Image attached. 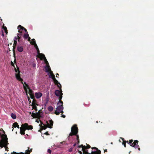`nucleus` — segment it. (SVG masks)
I'll return each instance as SVG.
<instances>
[{
    "label": "nucleus",
    "instance_id": "obj_1",
    "mask_svg": "<svg viewBox=\"0 0 154 154\" xmlns=\"http://www.w3.org/2000/svg\"><path fill=\"white\" fill-rule=\"evenodd\" d=\"M20 133L22 135L25 134V131L26 130H32L33 129V127L31 125H29L27 123L22 124L21 127H20Z\"/></svg>",
    "mask_w": 154,
    "mask_h": 154
},
{
    "label": "nucleus",
    "instance_id": "obj_2",
    "mask_svg": "<svg viewBox=\"0 0 154 154\" xmlns=\"http://www.w3.org/2000/svg\"><path fill=\"white\" fill-rule=\"evenodd\" d=\"M133 140H130L129 141H126V143L129 144L131 146L134 147L135 149H138L139 151L140 150V148L139 145L138 144V141L137 140H135L133 142Z\"/></svg>",
    "mask_w": 154,
    "mask_h": 154
},
{
    "label": "nucleus",
    "instance_id": "obj_3",
    "mask_svg": "<svg viewBox=\"0 0 154 154\" xmlns=\"http://www.w3.org/2000/svg\"><path fill=\"white\" fill-rule=\"evenodd\" d=\"M2 137L3 138V140H0V147H6L8 144V140L7 135L6 134H2Z\"/></svg>",
    "mask_w": 154,
    "mask_h": 154
},
{
    "label": "nucleus",
    "instance_id": "obj_4",
    "mask_svg": "<svg viewBox=\"0 0 154 154\" xmlns=\"http://www.w3.org/2000/svg\"><path fill=\"white\" fill-rule=\"evenodd\" d=\"M91 149H95L94 151L92 150L91 151V152L89 153L88 152H83V153L81 151H79V154H100L101 151L98 150V149L96 147H92Z\"/></svg>",
    "mask_w": 154,
    "mask_h": 154
},
{
    "label": "nucleus",
    "instance_id": "obj_5",
    "mask_svg": "<svg viewBox=\"0 0 154 154\" xmlns=\"http://www.w3.org/2000/svg\"><path fill=\"white\" fill-rule=\"evenodd\" d=\"M78 132V129L76 125H74L71 128V132L69 134L68 137L69 138L70 136L73 135H78L77 134Z\"/></svg>",
    "mask_w": 154,
    "mask_h": 154
},
{
    "label": "nucleus",
    "instance_id": "obj_6",
    "mask_svg": "<svg viewBox=\"0 0 154 154\" xmlns=\"http://www.w3.org/2000/svg\"><path fill=\"white\" fill-rule=\"evenodd\" d=\"M55 95L57 97H59V101L57 103V104H59L60 103H63V101L61 100L62 98L63 93L62 90H57L54 92Z\"/></svg>",
    "mask_w": 154,
    "mask_h": 154
},
{
    "label": "nucleus",
    "instance_id": "obj_7",
    "mask_svg": "<svg viewBox=\"0 0 154 154\" xmlns=\"http://www.w3.org/2000/svg\"><path fill=\"white\" fill-rule=\"evenodd\" d=\"M63 103H60L59 105L56 108V110L55 112V113L57 115H59L60 113L62 114L63 113Z\"/></svg>",
    "mask_w": 154,
    "mask_h": 154
},
{
    "label": "nucleus",
    "instance_id": "obj_8",
    "mask_svg": "<svg viewBox=\"0 0 154 154\" xmlns=\"http://www.w3.org/2000/svg\"><path fill=\"white\" fill-rule=\"evenodd\" d=\"M87 146H84L82 144L81 145L79 146L78 147L79 148H82V150L83 152H88V149L91 148V146L89 144H86Z\"/></svg>",
    "mask_w": 154,
    "mask_h": 154
},
{
    "label": "nucleus",
    "instance_id": "obj_9",
    "mask_svg": "<svg viewBox=\"0 0 154 154\" xmlns=\"http://www.w3.org/2000/svg\"><path fill=\"white\" fill-rule=\"evenodd\" d=\"M17 69H16V68L15 69V71L17 72H18V73L16 74H15V76L16 79L17 80H18L19 81H21L22 83L23 84V83L22 82L23 81V79H22V78L20 77V71L19 70V68L17 67Z\"/></svg>",
    "mask_w": 154,
    "mask_h": 154
},
{
    "label": "nucleus",
    "instance_id": "obj_10",
    "mask_svg": "<svg viewBox=\"0 0 154 154\" xmlns=\"http://www.w3.org/2000/svg\"><path fill=\"white\" fill-rule=\"evenodd\" d=\"M42 113V112L41 111L39 110L38 112L36 113H34L33 112H32L31 114V116L34 118H38L39 119L42 117V116H41V114Z\"/></svg>",
    "mask_w": 154,
    "mask_h": 154
},
{
    "label": "nucleus",
    "instance_id": "obj_11",
    "mask_svg": "<svg viewBox=\"0 0 154 154\" xmlns=\"http://www.w3.org/2000/svg\"><path fill=\"white\" fill-rule=\"evenodd\" d=\"M49 123L48 122H46L47 126H48V127L50 128H52V126L53 124V121L52 120H50L49 121Z\"/></svg>",
    "mask_w": 154,
    "mask_h": 154
},
{
    "label": "nucleus",
    "instance_id": "obj_12",
    "mask_svg": "<svg viewBox=\"0 0 154 154\" xmlns=\"http://www.w3.org/2000/svg\"><path fill=\"white\" fill-rule=\"evenodd\" d=\"M40 122H41V124L42 125L40 126L39 125V126H40V127L41 128V129L40 130H39V131H40V130L42 131L43 129L45 130V129H46L48 128L47 125H44L41 121H40Z\"/></svg>",
    "mask_w": 154,
    "mask_h": 154
},
{
    "label": "nucleus",
    "instance_id": "obj_13",
    "mask_svg": "<svg viewBox=\"0 0 154 154\" xmlns=\"http://www.w3.org/2000/svg\"><path fill=\"white\" fill-rule=\"evenodd\" d=\"M35 96L38 99L40 98L42 95V94L41 92L36 93L35 94Z\"/></svg>",
    "mask_w": 154,
    "mask_h": 154
},
{
    "label": "nucleus",
    "instance_id": "obj_14",
    "mask_svg": "<svg viewBox=\"0 0 154 154\" xmlns=\"http://www.w3.org/2000/svg\"><path fill=\"white\" fill-rule=\"evenodd\" d=\"M17 50L20 52H22L23 51V48L22 46H18L17 47Z\"/></svg>",
    "mask_w": 154,
    "mask_h": 154
},
{
    "label": "nucleus",
    "instance_id": "obj_15",
    "mask_svg": "<svg viewBox=\"0 0 154 154\" xmlns=\"http://www.w3.org/2000/svg\"><path fill=\"white\" fill-rule=\"evenodd\" d=\"M37 50V53L38 54V55H37V56L38 57H40V56L41 55L42 56H43L45 57V55L44 54H43L40 53V51H39V49H38V50Z\"/></svg>",
    "mask_w": 154,
    "mask_h": 154
},
{
    "label": "nucleus",
    "instance_id": "obj_16",
    "mask_svg": "<svg viewBox=\"0 0 154 154\" xmlns=\"http://www.w3.org/2000/svg\"><path fill=\"white\" fill-rule=\"evenodd\" d=\"M45 69L46 70V72H51V70L49 64L47 66L45 67Z\"/></svg>",
    "mask_w": 154,
    "mask_h": 154
},
{
    "label": "nucleus",
    "instance_id": "obj_17",
    "mask_svg": "<svg viewBox=\"0 0 154 154\" xmlns=\"http://www.w3.org/2000/svg\"><path fill=\"white\" fill-rule=\"evenodd\" d=\"M17 44V41L14 40V43L13 45V51L14 52V49L16 48V46Z\"/></svg>",
    "mask_w": 154,
    "mask_h": 154
},
{
    "label": "nucleus",
    "instance_id": "obj_18",
    "mask_svg": "<svg viewBox=\"0 0 154 154\" xmlns=\"http://www.w3.org/2000/svg\"><path fill=\"white\" fill-rule=\"evenodd\" d=\"M28 149L26 151L25 153L21 152V154H29L30 153V151H29V147Z\"/></svg>",
    "mask_w": 154,
    "mask_h": 154
},
{
    "label": "nucleus",
    "instance_id": "obj_19",
    "mask_svg": "<svg viewBox=\"0 0 154 154\" xmlns=\"http://www.w3.org/2000/svg\"><path fill=\"white\" fill-rule=\"evenodd\" d=\"M24 84L26 85V86H25L23 85V88L25 91L26 90V86L27 88L28 89L29 88V87L28 85L27 84L26 82H24Z\"/></svg>",
    "mask_w": 154,
    "mask_h": 154
},
{
    "label": "nucleus",
    "instance_id": "obj_20",
    "mask_svg": "<svg viewBox=\"0 0 154 154\" xmlns=\"http://www.w3.org/2000/svg\"><path fill=\"white\" fill-rule=\"evenodd\" d=\"M120 138L122 139V140H123V142L122 144L124 145V147H126V141L124 140V139L122 137H120Z\"/></svg>",
    "mask_w": 154,
    "mask_h": 154
},
{
    "label": "nucleus",
    "instance_id": "obj_21",
    "mask_svg": "<svg viewBox=\"0 0 154 154\" xmlns=\"http://www.w3.org/2000/svg\"><path fill=\"white\" fill-rule=\"evenodd\" d=\"M29 36V35L28 33H25L23 35V37L24 38L26 39H27Z\"/></svg>",
    "mask_w": 154,
    "mask_h": 154
},
{
    "label": "nucleus",
    "instance_id": "obj_22",
    "mask_svg": "<svg viewBox=\"0 0 154 154\" xmlns=\"http://www.w3.org/2000/svg\"><path fill=\"white\" fill-rule=\"evenodd\" d=\"M22 28H24L21 25H19L18 27H17V29H19V30H21V31H23L24 29H22Z\"/></svg>",
    "mask_w": 154,
    "mask_h": 154
},
{
    "label": "nucleus",
    "instance_id": "obj_23",
    "mask_svg": "<svg viewBox=\"0 0 154 154\" xmlns=\"http://www.w3.org/2000/svg\"><path fill=\"white\" fill-rule=\"evenodd\" d=\"M3 30L4 31L5 33L6 34V35L8 34V30L7 28V27L5 26H3Z\"/></svg>",
    "mask_w": 154,
    "mask_h": 154
},
{
    "label": "nucleus",
    "instance_id": "obj_24",
    "mask_svg": "<svg viewBox=\"0 0 154 154\" xmlns=\"http://www.w3.org/2000/svg\"><path fill=\"white\" fill-rule=\"evenodd\" d=\"M17 122H14V123H13V126L12 127V128H13V129L12 130V131H13V130L14 129V128L13 127H14L15 128H16V127H17Z\"/></svg>",
    "mask_w": 154,
    "mask_h": 154
},
{
    "label": "nucleus",
    "instance_id": "obj_25",
    "mask_svg": "<svg viewBox=\"0 0 154 154\" xmlns=\"http://www.w3.org/2000/svg\"><path fill=\"white\" fill-rule=\"evenodd\" d=\"M54 79L53 80L54 82V83L55 84V85L56 84H58V83H60L58 82V81L55 79V78H54Z\"/></svg>",
    "mask_w": 154,
    "mask_h": 154
},
{
    "label": "nucleus",
    "instance_id": "obj_26",
    "mask_svg": "<svg viewBox=\"0 0 154 154\" xmlns=\"http://www.w3.org/2000/svg\"><path fill=\"white\" fill-rule=\"evenodd\" d=\"M11 117L13 119H16L17 117L16 115L13 113L11 114Z\"/></svg>",
    "mask_w": 154,
    "mask_h": 154
},
{
    "label": "nucleus",
    "instance_id": "obj_27",
    "mask_svg": "<svg viewBox=\"0 0 154 154\" xmlns=\"http://www.w3.org/2000/svg\"><path fill=\"white\" fill-rule=\"evenodd\" d=\"M38 105L36 103V100L34 99H33L32 105Z\"/></svg>",
    "mask_w": 154,
    "mask_h": 154
},
{
    "label": "nucleus",
    "instance_id": "obj_28",
    "mask_svg": "<svg viewBox=\"0 0 154 154\" xmlns=\"http://www.w3.org/2000/svg\"><path fill=\"white\" fill-rule=\"evenodd\" d=\"M32 41H31L30 42V43L32 45H33L34 44H35V43H36L35 42V39L33 38L32 39Z\"/></svg>",
    "mask_w": 154,
    "mask_h": 154
},
{
    "label": "nucleus",
    "instance_id": "obj_29",
    "mask_svg": "<svg viewBox=\"0 0 154 154\" xmlns=\"http://www.w3.org/2000/svg\"><path fill=\"white\" fill-rule=\"evenodd\" d=\"M48 109L49 111L51 112L53 111V108L52 106H50L48 107Z\"/></svg>",
    "mask_w": 154,
    "mask_h": 154
},
{
    "label": "nucleus",
    "instance_id": "obj_30",
    "mask_svg": "<svg viewBox=\"0 0 154 154\" xmlns=\"http://www.w3.org/2000/svg\"><path fill=\"white\" fill-rule=\"evenodd\" d=\"M17 36H15L14 38V40H15V41H17V40H18V39L19 38V34H17Z\"/></svg>",
    "mask_w": 154,
    "mask_h": 154
},
{
    "label": "nucleus",
    "instance_id": "obj_31",
    "mask_svg": "<svg viewBox=\"0 0 154 154\" xmlns=\"http://www.w3.org/2000/svg\"><path fill=\"white\" fill-rule=\"evenodd\" d=\"M18 42L20 44L23 43V39L21 38H20V37H19L18 39Z\"/></svg>",
    "mask_w": 154,
    "mask_h": 154
},
{
    "label": "nucleus",
    "instance_id": "obj_32",
    "mask_svg": "<svg viewBox=\"0 0 154 154\" xmlns=\"http://www.w3.org/2000/svg\"><path fill=\"white\" fill-rule=\"evenodd\" d=\"M56 85H57V87L59 88V89L60 90H62L61 85L60 83H58V84H56Z\"/></svg>",
    "mask_w": 154,
    "mask_h": 154
},
{
    "label": "nucleus",
    "instance_id": "obj_33",
    "mask_svg": "<svg viewBox=\"0 0 154 154\" xmlns=\"http://www.w3.org/2000/svg\"><path fill=\"white\" fill-rule=\"evenodd\" d=\"M44 58H45V59H44V61H45V63L47 65L48 64V65L49 64H48V62L47 61L45 57H45H43Z\"/></svg>",
    "mask_w": 154,
    "mask_h": 154
},
{
    "label": "nucleus",
    "instance_id": "obj_34",
    "mask_svg": "<svg viewBox=\"0 0 154 154\" xmlns=\"http://www.w3.org/2000/svg\"><path fill=\"white\" fill-rule=\"evenodd\" d=\"M36 105H32V106L33 109H34L36 111H37V107L36 106Z\"/></svg>",
    "mask_w": 154,
    "mask_h": 154
},
{
    "label": "nucleus",
    "instance_id": "obj_35",
    "mask_svg": "<svg viewBox=\"0 0 154 154\" xmlns=\"http://www.w3.org/2000/svg\"><path fill=\"white\" fill-rule=\"evenodd\" d=\"M79 135H76V139L77 140V144H79Z\"/></svg>",
    "mask_w": 154,
    "mask_h": 154
},
{
    "label": "nucleus",
    "instance_id": "obj_36",
    "mask_svg": "<svg viewBox=\"0 0 154 154\" xmlns=\"http://www.w3.org/2000/svg\"><path fill=\"white\" fill-rule=\"evenodd\" d=\"M33 45H34L35 48L36 50L39 49L36 43H35V44H34Z\"/></svg>",
    "mask_w": 154,
    "mask_h": 154
},
{
    "label": "nucleus",
    "instance_id": "obj_37",
    "mask_svg": "<svg viewBox=\"0 0 154 154\" xmlns=\"http://www.w3.org/2000/svg\"><path fill=\"white\" fill-rule=\"evenodd\" d=\"M51 76V77H50V78H51L53 79V80H54V78H55V75L52 73Z\"/></svg>",
    "mask_w": 154,
    "mask_h": 154
},
{
    "label": "nucleus",
    "instance_id": "obj_38",
    "mask_svg": "<svg viewBox=\"0 0 154 154\" xmlns=\"http://www.w3.org/2000/svg\"><path fill=\"white\" fill-rule=\"evenodd\" d=\"M40 56V57H38L40 58L41 60H42L43 59H45V58L42 56L41 55Z\"/></svg>",
    "mask_w": 154,
    "mask_h": 154
},
{
    "label": "nucleus",
    "instance_id": "obj_39",
    "mask_svg": "<svg viewBox=\"0 0 154 154\" xmlns=\"http://www.w3.org/2000/svg\"><path fill=\"white\" fill-rule=\"evenodd\" d=\"M11 154H21V152L20 153H17L16 152H13Z\"/></svg>",
    "mask_w": 154,
    "mask_h": 154
},
{
    "label": "nucleus",
    "instance_id": "obj_40",
    "mask_svg": "<svg viewBox=\"0 0 154 154\" xmlns=\"http://www.w3.org/2000/svg\"><path fill=\"white\" fill-rule=\"evenodd\" d=\"M22 29H23V30L25 31L26 33H28V32L27 30L25 28H22Z\"/></svg>",
    "mask_w": 154,
    "mask_h": 154
},
{
    "label": "nucleus",
    "instance_id": "obj_41",
    "mask_svg": "<svg viewBox=\"0 0 154 154\" xmlns=\"http://www.w3.org/2000/svg\"><path fill=\"white\" fill-rule=\"evenodd\" d=\"M73 149V148H71L69 149L68 151L69 152H71L72 151Z\"/></svg>",
    "mask_w": 154,
    "mask_h": 154
},
{
    "label": "nucleus",
    "instance_id": "obj_42",
    "mask_svg": "<svg viewBox=\"0 0 154 154\" xmlns=\"http://www.w3.org/2000/svg\"><path fill=\"white\" fill-rule=\"evenodd\" d=\"M47 151H48V152L50 154H51V150L50 149H48Z\"/></svg>",
    "mask_w": 154,
    "mask_h": 154
},
{
    "label": "nucleus",
    "instance_id": "obj_43",
    "mask_svg": "<svg viewBox=\"0 0 154 154\" xmlns=\"http://www.w3.org/2000/svg\"><path fill=\"white\" fill-rule=\"evenodd\" d=\"M44 134H45L47 135H50L48 133V131L46 132Z\"/></svg>",
    "mask_w": 154,
    "mask_h": 154
},
{
    "label": "nucleus",
    "instance_id": "obj_44",
    "mask_svg": "<svg viewBox=\"0 0 154 154\" xmlns=\"http://www.w3.org/2000/svg\"><path fill=\"white\" fill-rule=\"evenodd\" d=\"M17 34H19V36L21 38V36L23 35V34L22 33H17Z\"/></svg>",
    "mask_w": 154,
    "mask_h": 154
},
{
    "label": "nucleus",
    "instance_id": "obj_45",
    "mask_svg": "<svg viewBox=\"0 0 154 154\" xmlns=\"http://www.w3.org/2000/svg\"><path fill=\"white\" fill-rule=\"evenodd\" d=\"M62 114H62V115L61 116V117L63 118H65L66 117V116L64 115H63Z\"/></svg>",
    "mask_w": 154,
    "mask_h": 154
},
{
    "label": "nucleus",
    "instance_id": "obj_46",
    "mask_svg": "<svg viewBox=\"0 0 154 154\" xmlns=\"http://www.w3.org/2000/svg\"><path fill=\"white\" fill-rule=\"evenodd\" d=\"M30 97L32 99H34V96H32V95H30Z\"/></svg>",
    "mask_w": 154,
    "mask_h": 154
},
{
    "label": "nucleus",
    "instance_id": "obj_47",
    "mask_svg": "<svg viewBox=\"0 0 154 154\" xmlns=\"http://www.w3.org/2000/svg\"><path fill=\"white\" fill-rule=\"evenodd\" d=\"M11 65L12 66H14V63L12 62V61H11Z\"/></svg>",
    "mask_w": 154,
    "mask_h": 154
},
{
    "label": "nucleus",
    "instance_id": "obj_48",
    "mask_svg": "<svg viewBox=\"0 0 154 154\" xmlns=\"http://www.w3.org/2000/svg\"><path fill=\"white\" fill-rule=\"evenodd\" d=\"M28 38V41L30 42V39H31L30 37L29 36Z\"/></svg>",
    "mask_w": 154,
    "mask_h": 154
},
{
    "label": "nucleus",
    "instance_id": "obj_49",
    "mask_svg": "<svg viewBox=\"0 0 154 154\" xmlns=\"http://www.w3.org/2000/svg\"><path fill=\"white\" fill-rule=\"evenodd\" d=\"M18 32H19V33H22V31L20 30H18Z\"/></svg>",
    "mask_w": 154,
    "mask_h": 154
},
{
    "label": "nucleus",
    "instance_id": "obj_50",
    "mask_svg": "<svg viewBox=\"0 0 154 154\" xmlns=\"http://www.w3.org/2000/svg\"><path fill=\"white\" fill-rule=\"evenodd\" d=\"M59 76V74L58 73H57L56 74V77H58Z\"/></svg>",
    "mask_w": 154,
    "mask_h": 154
},
{
    "label": "nucleus",
    "instance_id": "obj_51",
    "mask_svg": "<svg viewBox=\"0 0 154 154\" xmlns=\"http://www.w3.org/2000/svg\"><path fill=\"white\" fill-rule=\"evenodd\" d=\"M107 149H105L104 150V152L105 153V152H107Z\"/></svg>",
    "mask_w": 154,
    "mask_h": 154
},
{
    "label": "nucleus",
    "instance_id": "obj_52",
    "mask_svg": "<svg viewBox=\"0 0 154 154\" xmlns=\"http://www.w3.org/2000/svg\"><path fill=\"white\" fill-rule=\"evenodd\" d=\"M32 149H31L30 150H29V151H30V153L32 152Z\"/></svg>",
    "mask_w": 154,
    "mask_h": 154
},
{
    "label": "nucleus",
    "instance_id": "obj_53",
    "mask_svg": "<svg viewBox=\"0 0 154 154\" xmlns=\"http://www.w3.org/2000/svg\"><path fill=\"white\" fill-rule=\"evenodd\" d=\"M32 91L31 90H29V92L30 93H31Z\"/></svg>",
    "mask_w": 154,
    "mask_h": 154
},
{
    "label": "nucleus",
    "instance_id": "obj_54",
    "mask_svg": "<svg viewBox=\"0 0 154 154\" xmlns=\"http://www.w3.org/2000/svg\"><path fill=\"white\" fill-rule=\"evenodd\" d=\"M17 127H17V128H19V125L18 124H17Z\"/></svg>",
    "mask_w": 154,
    "mask_h": 154
},
{
    "label": "nucleus",
    "instance_id": "obj_55",
    "mask_svg": "<svg viewBox=\"0 0 154 154\" xmlns=\"http://www.w3.org/2000/svg\"><path fill=\"white\" fill-rule=\"evenodd\" d=\"M2 132L4 134L5 133V131L2 129Z\"/></svg>",
    "mask_w": 154,
    "mask_h": 154
},
{
    "label": "nucleus",
    "instance_id": "obj_56",
    "mask_svg": "<svg viewBox=\"0 0 154 154\" xmlns=\"http://www.w3.org/2000/svg\"><path fill=\"white\" fill-rule=\"evenodd\" d=\"M76 143H75V144L73 145V146H76Z\"/></svg>",
    "mask_w": 154,
    "mask_h": 154
},
{
    "label": "nucleus",
    "instance_id": "obj_57",
    "mask_svg": "<svg viewBox=\"0 0 154 154\" xmlns=\"http://www.w3.org/2000/svg\"><path fill=\"white\" fill-rule=\"evenodd\" d=\"M2 35L3 36H4V34L3 33L2 34Z\"/></svg>",
    "mask_w": 154,
    "mask_h": 154
},
{
    "label": "nucleus",
    "instance_id": "obj_58",
    "mask_svg": "<svg viewBox=\"0 0 154 154\" xmlns=\"http://www.w3.org/2000/svg\"><path fill=\"white\" fill-rule=\"evenodd\" d=\"M29 114H31V112H29Z\"/></svg>",
    "mask_w": 154,
    "mask_h": 154
},
{
    "label": "nucleus",
    "instance_id": "obj_59",
    "mask_svg": "<svg viewBox=\"0 0 154 154\" xmlns=\"http://www.w3.org/2000/svg\"><path fill=\"white\" fill-rule=\"evenodd\" d=\"M7 148H8L7 147L6 148V150H7Z\"/></svg>",
    "mask_w": 154,
    "mask_h": 154
},
{
    "label": "nucleus",
    "instance_id": "obj_60",
    "mask_svg": "<svg viewBox=\"0 0 154 154\" xmlns=\"http://www.w3.org/2000/svg\"><path fill=\"white\" fill-rule=\"evenodd\" d=\"M96 122H97V123H98V121H97Z\"/></svg>",
    "mask_w": 154,
    "mask_h": 154
},
{
    "label": "nucleus",
    "instance_id": "obj_61",
    "mask_svg": "<svg viewBox=\"0 0 154 154\" xmlns=\"http://www.w3.org/2000/svg\"><path fill=\"white\" fill-rule=\"evenodd\" d=\"M36 121L38 123V121Z\"/></svg>",
    "mask_w": 154,
    "mask_h": 154
},
{
    "label": "nucleus",
    "instance_id": "obj_62",
    "mask_svg": "<svg viewBox=\"0 0 154 154\" xmlns=\"http://www.w3.org/2000/svg\"><path fill=\"white\" fill-rule=\"evenodd\" d=\"M119 140L120 142H121L120 140Z\"/></svg>",
    "mask_w": 154,
    "mask_h": 154
},
{
    "label": "nucleus",
    "instance_id": "obj_63",
    "mask_svg": "<svg viewBox=\"0 0 154 154\" xmlns=\"http://www.w3.org/2000/svg\"><path fill=\"white\" fill-rule=\"evenodd\" d=\"M1 130L0 129V131H1Z\"/></svg>",
    "mask_w": 154,
    "mask_h": 154
}]
</instances>
